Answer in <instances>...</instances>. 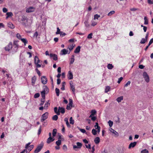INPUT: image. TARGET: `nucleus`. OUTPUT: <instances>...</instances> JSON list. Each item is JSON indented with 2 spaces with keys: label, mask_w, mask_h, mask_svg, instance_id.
Segmentation results:
<instances>
[{
  "label": "nucleus",
  "mask_w": 153,
  "mask_h": 153,
  "mask_svg": "<svg viewBox=\"0 0 153 153\" xmlns=\"http://www.w3.org/2000/svg\"><path fill=\"white\" fill-rule=\"evenodd\" d=\"M40 96V94L39 93H36L35 94L34 96V97L35 98H38Z\"/></svg>",
  "instance_id": "3c124183"
},
{
  "label": "nucleus",
  "mask_w": 153,
  "mask_h": 153,
  "mask_svg": "<svg viewBox=\"0 0 153 153\" xmlns=\"http://www.w3.org/2000/svg\"><path fill=\"white\" fill-rule=\"evenodd\" d=\"M49 100H48L45 104L44 106V108L45 109H47L48 107L50 105V103L49 102Z\"/></svg>",
  "instance_id": "cd10ccee"
},
{
  "label": "nucleus",
  "mask_w": 153,
  "mask_h": 153,
  "mask_svg": "<svg viewBox=\"0 0 153 153\" xmlns=\"http://www.w3.org/2000/svg\"><path fill=\"white\" fill-rule=\"evenodd\" d=\"M7 16L6 17V19H7L9 17L12 16L13 15V14L11 12H7L6 13Z\"/></svg>",
  "instance_id": "a878e982"
},
{
  "label": "nucleus",
  "mask_w": 153,
  "mask_h": 153,
  "mask_svg": "<svg viewBox=\"0 0 153 153\" xmlns=\"http://www.w3.org/2000/svg\"><path fill=\"white\" fill-rule=\"evenodd\" d=\"M79 130L82 133H85L86 132V131L85 130V129H81V128H80L79 129Z\"/></svg>",
  "instance_id": "774afa93"
},
{
  "label": "nucleus",
  "mask_w": 153,
  "mask_h": 153,
  "mask_svg": "<svg viewBox=\"0 0 153 153\" xmlns=\"http://www.w3.org/2000/svg\"><path fill=\"white\" fill-rule=\"evenodd\" d=\"M100 17V15L98 14H96L94 15V20L98 19Z\"/></svg>",
  "instance_id": "ea45409f"
},
{
  "label": "nucleus",
  "mask_w": 153,
  "mask_h": 153,
  "mask_svg": "<svg viewBox=\"0 0 153 153\" xmlns=\"http://www.w3.org/2000/svg\"><path fill=\"white\" fill-rule=\"evenodd\" d=\"M54 140V138H52L51 137H49L47 140V143L49 144L51 142L53 141Z\"/></svg>",
  "instance_id": "a211bd4d"
},
{
  "label": "nucleus",
  "mask_w": 153,
  "mask_h": 153,
  "mask_svg": "<svg viewBox=\"0 0 153 153\" xmlns=\"http://www.w3.org/2000/svg\"><path fill=\"white\" fill-rule=\"evenodd\" d=\"M137 143L136 142L131 143L129 145L128 148L129 149H131V148H134L136 145Z\"/></svg>",
  "instance_id": "f8f14e48"
},
{
  "label": "nucleus",
  "mask_w": 153,
  "mask_h": 153,
  "mask_svg": "<svg viewBox=\"0 0 153 153\" xmlns=\"http://www.w3.org/2000/svg\"><path fill=\"white\" fill-rule=\"evenodd\" d=\"M21 40L24 43V45L25 46L26 44L28 43V42L27 40L25 38H22Z\"/></svg>",
  "instance_id": "6ab92c4d"
},
{
  "label": "nucleus",
  "mask_w": 153,
  "mask_h": 153,
  "mask_svg": "<svg viewBox=\"0 0 153 153\" xmlns=\"http://www.w3.org/2000/svg\"><path fill=\"white\" fill-rule=\"evenodd\" d=\"M84 23L86 27L88 28L90 27V25L89 23L88 20H87L85 21Z\"/></svg>",
  "instance_id": "bb28decb"
},
{
  "label": "nucleus",
  "mask_w": 153,
  "mask_h": 153,
  "mask_svg": "<svg viewBox=\"0 0 153 153\" xmlns=\"http://www.w3.org/2000/svg\"><path fill=\"white\" fill-rule=\"evenodd\" d=\"M69 104L67 105L66 107V109L68 110H69L71 109V108L72 107L73 104V101L71 99H69Z\"/></svg>",
  "instance_id": "423d86ee"
},
{
  "label": "nucleus",
  "mask_w": 153,
  "mask_h": 153,
  "mask_svg": "<svg viewBox=\"0 0 153 153\" xmlns=\"http://www.w3.org/2000/svg\"><path fill=\"white\" fill-rule=\"evenodd\" d=\"M146 42V39L144 38H142L140 41V43L141 44H144Z\"/></svg>",
  "instance_id": "79ce46f5"
},
{
  "label": "nucleus",
  "mask_w": 153,
  "mask_h": 153,
  "mask_svg": "<svg viewBox=\"0 0 153 153\" xmlns=\"http://www.w3.org/2000/svg\"><path fill=\"white\" fill-rule=\"evenodd\" d=\"M57 31L56 33V34H59L62 33V32L60 31V29L59 27H57Z\"/></svg>",
  "instance_id": "49530a36"
},
{
  "label": "nucleus",
  "mask_w": 153,
  "mask_h": 153,
  "mask_svg": "<svg viewBox=\"0 0 153 153\" xmlns=\"http://www.w3.org/2000/svg\"><path fill=\"white\" fill-rule=\"evenodd\" d=\"M42 83L43 84H45L47 82V79L45 76H43L41 78Z\"/></svg>",
  "instance_id": "9b49d317"
},
{
  "label": "nucleus",
  "mask_w": 153,
  "mask_h": 153,
  "mask_svg": "<svg viewBox=\"0 0 153 153\" xmlns=\"http://www.w3.org/2000/svg\"><path fill=\"white\" fill-rule=\"evenodd\" d=\"M153 42V38L151 39L150 40L148 45H150Z\"/></svg>",
  "instance_id": "0e129e2a"
},
{
  "label": "nucleus",
  "mask_w": 153,
  "mask_h": 153,
  "mask_svg": "<svg viewBox=\"0 0 153 153\" xmlns=\"http://www.w3.org/2000/svg\"><path fill=\"white\" fill-rule=\"evenodd\" d=\"M45 93H46V92H45L44 91H42L41 92V94L42 97V98L44 99H45Z\"/></svg>",
  "instance_id": "72a5a7b5"
},
{
  "label": "nucleus",
  "mask_w": 153,
  "mask_h": 153,
  "mask_svg": "<svg viewBox=\"0 0 153 153\" xmlns=\"http://www.w3.org/2000/svg\"><path fill=\"white\" fill-rule=\"evenodd\" d=\"M131 83V82L129 81H128L127 83L124 85V86L125 87H127Z\"/></svg>",
  "instance_id": "bf43d9fd"
},
{
  "label": "nucleus",
  "mask_w": 153,
  "mask_h": 153,
  "mask_svg": "<svg viewBox=\"0 0 153 153\" xmlns=\"http://www.w3.org/2000/svg\"><path fill=\"white\" fill-rule=\"evenodd\" d=\"M100 139L98 137H96L94 140V142L96 144H98L100 142Z\"/></svg>",
  "instance_id": "5701e85b"
},
{
  "label": "nucleus",
  "mask_w": 153,
  "mask_h": 153,
  "mask_svg": "<svg viewBox=\"0 0 153 153\" xmlns=\"http://www.w3.org/2000/svg\"><path fill=\"white\" fill-rule=\"evenodd\" d=\"M43 144H41L39 145L34 151V153H38L43 148Z\"/></svg>",
  "instance_id": "20e7f679"
},
{
  "label": "nucleus",
  "mask_w": 153,
  "mask_h": 153,
  "mask_svg": "<svg viewBox=\"0 0 153 153\" xmlns=\"http://www.w3.org/2000/svg\"><path fill=\"white\" fill-rule=\"evenodd\" d=\"M34 145H31L27 149V150H26V152L27 153H29L30 151H31L34 148Z\"/></svg>",
  "instance_id": "dca6fc26"
},
{
  "label": "nucleus",
  "mask_w": 153,
  "mask_h": 153,
  "mask_svg": "<svg viewBox=\"0 0 153 153\" xmlns=\"http://www.w3.org/2000/svg\"><path fill=\"white\" fill-rule=\"evenodd\" d=\"M91 117V120L93 121L95 120L96 119V117L94 116H92Z\"/></svg>",
  "instance_id": "338daca9"
},
{
  "label": "nucleus",
  "mask_w": 153,
  "mask_h": 153,
  "mask_svg": "<svg viewBox=\"0 0 153 153\" xmlns=\"http://www.w3.org/2000/svg\"><path fill=\"white\" fill-rule=\"evenodd\" d=\"M12 44L11 42H10L8 45L5 47L6 51H9L10 50L11 51Z\"/></svg>",
  "instance_id": "9d476101"
},
{
  "label": "nucleus",
  "mask_w": 153,
  "mask_h": 153,
  "mask_svg": "<svg viewBox=\"0 0 153 153\" xmlns=\"http://www.w3.org/2000/svg\"><path fill=\"white\" fill-rule=\"evenodd\" d=\"M95 128L96 129H98L100 128V127L98 125V123H96L95 125L94 126Z\"/></svg>",
  "instance_id": "5fc2aeb1"
},
{
  "label": "nucleus",
  "mask_w": 153,
  "mask_h": 153,
  "mask_svg": "<svg viewBox=\"0 0 153 153\" xmlns=\"http://www.w3.org/2000/svg\"><path fill=\"white\" fill-rule=\"evenodd\" d=\"M68 78L69 79H71L73 78V74L72 72L71 71L68 72L67 75Z\"/></svg>",
  "instance_id": "ddd939ff"
},
{
  "label": "nucleus",
  "mask_w": 153,
  "mask_h": 153,
  "mask_svg": "<svg viewBox=\"0 0 153 153\" xmlns=\"http://www.w3.org/2000/svg\"><path fill=\"white\" fill-rule=\"evenodd\" d=\"M38 36V33L37 32H36L33 34V36L36 38H37Z\"/></svg>",
  "instance_id": "69168bd1"
},
{
  "label": "nucleus",
  "mask_w": 153,
  "mask_h": 153,
  "mask_svg": "<svg viewBox=\"0 0 153 153\" xmlns=\"http://www.w3.org/2000/svg\"><path fill=\"white\" fill-rule=\"evenodd\" d=\"M115 13V11L114 10H112L110 12L107 14L108 16H111L113 14H114Z\"/></svg>",
  "instance_id": "c9c22d12"
},
{
  "label": "nucleus",
  "mask_w": 153,
  "mask_h": 153,
  "mask_svg": "<svg viewBox=\"0 0 153 153\" xmlns=\"http://www.w3.org/2000/svg\"><path fill=\"white\" fill-rule=\"evenodd\" d=\"M123 79V78L122 77H120V78H119L118 79V80L117 81V82L118 83H120V82Z\"/></svg>",
  "instance_id": "e2e57ef3"
},
{
  "label": "nucleus",
  "mask_w": 153,
  "mask_h": 153,
  "mask_svg": "<svg viewBox=\"0 0 153 153\" xmlns=\"http://www.w3.org/2000/svg\"><path fill=\"white\" fill-rule=\"evenodd\" d=\"M54 110L56 114L57 115H60V111H59V109L58 110V108L57 107H55Z\"/></svg>",
  "instance_id": "c85d7f7f"
},
{
  "label": "nucleus",
  "mask_w": 153,
  "mask_h": 153,
  "mask_svg": "<svg viewBox=\"0 0 153 153\" xmlns=\"http://www.w3.org/2000/svg\"><path fill=\"white\" fill-rule=\"evenodd\" d=\"M110 88L109 86H107L105 89V92L107 93L110 90Z\"/></svg>",
  "instance_id": "a18cd8bd"
},
{
  "label": "nucleus",
  "mask_w": 153,
  "mask_h": 153,
  "mask_svg": "<svg viewBox=\"0 0 153 153\" xmlns=\"http://www.w3.org/2000/svg\"><path fill=\"white\" fill-rule=\"evenodd\" d=\"M144 24L145 25H147L148 24V20L147 17L146 16H145L144 18Z\"/></svg>",
  "instance_id": "4c0bfd02"
},
{
  "label": "nucleus",
  "mask_w": 153,
  "mask_h": 153,
  "mask_svg": "<svg viewBox=\"0 0 153 153\" xmlns=\"http://www.w3.org/2000/svg\"><path fill=\"white\" fill-rule=\"evenodd\" d=\"M143 75L145 81L147 83L149 82V78L147 73L146 72H143Z\"/></svg>",
  "instance_id": "7ed1b4c3"
},
{
  "label": "nucleus",
  "mask_w": 153,
  "mask_h": 153,
  "mask_svg": "<svg viewBox=\"0 0 153 153\" xmlns=\"http://www.w3.org/2000/svg\"><path fill=\"white\" fill-rule=\"evenodd\" d=\"M59 111L62 114H64L65 112V110L64 108L62 107H59Z\"/></svg>",
  "instance_id": "393cba45"
},
{
  "label": "nucleus",
  "mask_w": 153,
  "mask_h": 153,
  "mask_svg": "<svg viewBox=\"0 0 153 153\" xmlns=\"http://www.w3.org/2000/svg\"><path fill=\"white\" fill-rule=\"evenodd\" d=\"M97 113L96 111L95 110H93L91 111V114L89 116V117H91L92 116H93L95 114Z\"/></svg>",
  "instance_id": "7c9ffc66"
},
{
  "label": "nucleus",
  "mask_w": 153,
  "mask_h": 153,
  "mask_svg": "<svg viewBox=\"0 0 153 153\" xmlns=\"http://www.w3.org/2000/svg\"><path fill=\"white\" fill-rule=\"evenodd\" d=\"M107 67L108 69L111 70L113 68L114 66L112 64L109 63L108 64Z\"/></svg>",
  "instance_id": "473e14b6"
},
{
  "label": "nucleus",
  "mask_w": 153,
  "mask_h": 153,
  "mask_svg": "<svg viewBox=\"0 0 153 153\" xmlns=\"http://www.w3.org/2000/svg\"><path fill=\"white\" fill-rule=\"evenodd\" d=\"M65 82H62V87L61 88V89L62 90L64 91L65 90Z\"/></svg>",
  "instance_id": "58836bf2"
},
{
  "label": "nucleus",
  "mask_w": 153,
  "mask_h": 153,
  "mask_svg": "<svg viewBox=\"0 0 153 153\" xmlns=\"http://www.w3.org/2000/svg\"><path fill=\"white\" fill-rule=\"evenodd\" d=\"M75 60L73 58H71L70 62V64H72L73 63Z\"/></svg>",
  "instance_id": "052dcab7"
},
{
  "label": "nucleus",
  "mask_w": 153,
  "mask_h": 153,
  "mask_svg": "<svg viewBox=\"0 0 153 153\" xmlns=\"http://www.w3.org/2000/svg\"><path fill=\"white\" fill-rule=\"evenodd\" d=\"M77 146L75 145L73 146V148L75 149L76 148H80L82 146V144L81 143L77 142L76 143Z\"/></svg>",
  "instance_id": "2eb2a0df"
},
{
  "label": "nucleus",
  "mask_w": 153,
  "mask_h": 153,
  "mask_svg": "<svg viewBox=\"0 0 153 153\" xmlns=\"http://www.w3.org/2000/svg\"><path fill=\"white\" fill-rule=\"evenodd\" d=\"M70 123L72 124H73L74 123V120H73L72 117H71L69 120Z\"/></svg>",
  "instance_id": "8fccbe9b"
},
{
  "label": "nucleus",
  "mask_w": 153,
  "mask_h": 153,
  "mask_svg": "<svg viewBox=\"0 0 153 153\" xmlns=\"http://www.w3.org/2000/svg\"><path fill=\"white\" fill-rule=\"evenodd\" d=\"M50 56L52 58L53 60L56 61L58 59L57 55L55 54L51 53L50 54Z\"/></svg>",
  "instance_id": "4468645a"
},
{
  "label": "nucleus",
  "mask_w": 153,
  "mask_h": 153,
  "mask_svg": "<svg viewBox=\"0 0 153 153\" xmlns=\"http://www.w3.org/2000/svg\"><path fill=\"white\" fill-rule=\"evenodd\" d=\"M7 26L8 27L11 29H13L15 28L14 25L10 22L8 23Z\"/></svg>",
  "instance_id": "aec40b11"
},
{
  "label": "nucleus",
  "mask_w": 153,
  "mask_h": 153,
  "mask_svg": "<svg viewBox=\"0 0 153 153\" xmlns=\"http://www.w3.org/2000/svg\"><path fill=\"white\" fill-rule=\"evenodd\" d=\"M64 121L65 122L67 126L68 127H70V125L69 123L68 118H65L64 119Z\"/></svg>",
  "instance_id": "2f4dec72"
},
{
  "label": "nucleus",
  "mask_w": 153,
  "mask_h": 153,
  "mask_svg": "<svg viewBox=\"0 0 153 153\" xmlns=\"http://www.w3.org/2000/svg\"><path fill=\"white\" fill-rule=\"evenodd\" d=\"M35 10V8L33 7H30L27 8L26 10L27 13H30L34 12Z\"/></svg>",
  "instance_id": "6e6552de"
},
{
  "label": "nucleus",
  "mask_w": 153,
  "mask_h": 153,
  "mask_svg": "<svg viewBox=\"0 0 153 153\" xmlns=\"http://www.w3.org/2000/svg\"><path fill=\"white\" fill-rule=\"evenodd\" d=\"M8 10L5 7H4L2 9V11L4 13H6L7 12Z\"/></svg>",
  "instance_id": "680f3d73"
},
{
  "label": "nucleus",
  "mask_w": 153,
  "mask_h": 153,
  "mask_svg": "<svg viewBox=\"0 0 153 153\" xmlns=\"http://www.w3.org/2000/svg\"><path fill=\"white\" fill-rule=\"evenodd\" d=\"M148 150L146 149H144L141 151V153H148Z\"/></svg>",
  "instance_id": "6e6d98bb"
},
{
  "label": "nucleus",
  "mask_w": 153,
  "mask_h": 153,
  "mask_svg": "<svg viewBox=\"0 0 153 153\" xmlns=\"http://www.w3.org/2000/svg\"><path fill=\"white\" fill-rule=\"evenodd\" d=\"M18 48V45H13L11 51L13 53H15L17 52Z\"/></svg>",
  "instance_id": "0eeeda50"
},
{
  "label": "nucleus",
  "mask_w": 153,
  "mask_h": 153,
  "mask_svg": "<svg viewBox=\"0 0 153 153\" xmlns=\"http://www.w3.org/2000/svg\"><path fill=\"white\" fill-rule=\"evenodd\" d=\"M70 53V51H68V50L64 49L61 51L60 54L61 55H66L67 54H69Z\"/></svg>",
  "instance_id": "1a4fd4ad"
},
{
  "label": "nucleus",
  "mask_w": 153,
  "mask_h": 153,
  "mask_svg": "<svg viewBox=\"0 0 153 153\" xmlns=\"http://www.w3.org/2000/svg\"><path fill=\"white\" fill-rule=\"evenodd\" d=\"M92 35L93 34L92 33L89 34L87 36V38L89 39L92 38Z\"/></svg>",
  "instance_id": "13d9d810"
},
{
  "label": "nucleus",
  "mask_w": 153,
  "mask_h": 153,
  "mask_svg": "<svg viewBox=\"0 0 153 153\" xmlns=\"http://www.w3.org/2000/svg\"><path fill=\"white\" fill-rule=\"evenodd\" d=\"M123 100V96H120V97H118L117 99L116 100L118 102H120L122 100Z\"/></svg>",
  "instance_id": "a19ab883"
},
{
  "label": "nucleus",
  "mask_w": 153,
  "mask_h": 153,
  "mask_svg": "<svg viewBox=\"0 0 153 153\" xmlns=\"http://www.w3.org/2000/svg\"><path fill=\"white\" fill-rule=\"evenodd\" d=\"M49 91V89L48 87L45 85L43 86V90L42 91H43L46 92V93H48Z\"/></svg>",
  "instance_id": "b1692460"
},
{
  "label": "nucleus",
  "mask_w": 153,
  "mask_h": 153,
  "mask_svg": "<svg viewBox=\"0 0 153 153\" xmlns=\"http://www.w3.org/2000/svg\"><path fill=\"white\" fill-rule=\"evenodd\" d=\"M58 117L57 115H55L53 116L52 117V120H53L56 121L57 120Z\"/></svg>",
  "instance_id": "37998d69"
},
{
  "label": "nucleus",
  "mask_w": 153,
  "mask_h": 153,
  "mask_svg": "<svg viewBox=\"0 0 153 153\" xmlns=\"http://www.w3.org/2000/svg\"><path fill=\"white\" fill-rule=\"evenodd\" d=\"M34 60L35 64L37 68H40L41 67V64H39L40 61L37 56H35L34 57Z\"/></svg>",
  "instance_id": "f257e3e1"
},
{
  "label": "nucleus",
  "mask_w": 153,
  "mask_h": 153,
  "mask_svg": "<svg viewBox=\"0 0 153 153\" xmlns=\"http://www.w3.org/2000/svg\"><path fill=\"white\" fill-rule=\"evenodd\" d=\"M57 132V129L56 128H54L53 130L52 134L53 136L54 137L55 136Z\"/></svg>",
  "instance_id": "e433bc0d"
},
{
  "label": "nucleus",
  "mask_w": 153,
  "mask_h": 153,
  "mask_svg": "<svg viewBox=\"0 0 153 153\" xmlns=\"http://www.w3.org/2000/svg\"><path fill=\"white\" fill-rule=\"evenodd\" d=\"M108 123L109 124V125L110 127H111L113 126V122L110 120H109L108 122Z\"/></svg>",
  "instance_id": "603ef678"
},
{
  "label": "nucleus",
  "mask_w": 153,
  "mask_h": 153,
  "mask_svg": "<svg viewBox=\"0 0 153 153\" xmlns=\"http://www.w3.org/2000/svg\"><path fill=\"white\" fill-rule=\"evenodd\" d=\"M97 24V22L95 21L94 20L92 19L91 21V26L94 27Z\"/></svg>",
  "instance_id": "c756f323"
},
{
  "label": "nucleus",
  "mask_w": 153,
  "mask_h": 153,
  "mask_svg": "<svg viewBox=\"0 0 153 153\" xmlns=\"http://www.w3.org/2000/svg\"><path fill=\"white\" fill-rule=\"evenodd\" d=\"M110 130L111 132L114 134L115 135L117 136H119L118 133L112 128H111Z\"/></svg>",
  "instance_id": "4be33fe9"
},
{
  "label": "nucleus",
  "mask_w": 153,
  "mask_h": 153,
  "mask_svg": "<svg viewBox=\"0 0 153 153\" xmlns=\"http://www.w3.org/2000/svg\"><path fill=\"white\" fill-rule=\"evenodd\" d=\"M16 37L18 39L20 40L22 39L21 36L19 33L16 34Z\"/></svg>",
  "instance_id": "09e8293b"
},
{
  "label": "nucleus",
  "mask_w": 153,
  "mask_h": 153,
  "mask_svg": "<svg viewBox=\"0 0 153 153\" xmlns=\"http://www.w3.org/2000/svg\"><path fill=\"white\" fill-rule=\"evenodd\" d=\"M81 47L80 46H78L75 49L74 52L75 53H78L79 52L80 50Z\"/></svg>",
  "instance_id": "412c9836"
},
{
  "label": "nucleus",
  "mask_w": 153,
  "mask_h": 153,
  "mask_svg": "<svg viewBox=\"0 0 153 153\" xmlns=\"http://www.w3.org/2000/svg\"><path fill=\"white\" fill-rule=\"evenodd\" d=\"M75 45L73 44L71 45H70L68 48L70 50V51H71L74 48V46Z\"/></svg>",
  "instance_id": "f704fd0d"
},
{
  "label": "nucleus",
  "mask_w": 153,
  "mask_h": 153,
  "mask_svg": "<svg viewBox=\"0 0 153 153\" xmlns=\"http://www.w3.org/2000/svg\"><path fill=\"white\" fill-rule=\"evenodd\" d=\"M97 131L95 129H93L92 131V133L94 135H95L97 134Z\"/></svg>",
  "instance_id": "864d4df0"
},
{
  "label": "nucleus",
  "mask_w": 153,
  "mask_h": 153,
  "mask_svg": "<svg viewBox=\"0 0 153 153\" xmlns=\"http://www.w3.org/2000/svg\"><path fill=\"white\" fill-rule=\"evenodd\" d=\"M48 112H46L43 114L41 117V121L43 122L45 120L48 118Z\"/></svg>",
  "instance_id": "f03ea898"
},
{
  "label": "nucleus",
  "mask_w": 153,
  "mask_h": 153,
  "mask_svg": "<svg viewBox=\"0 0 153 153\" xmlns=\"http://www.w3.org/2000/svg\"><path fill=\"white\" fill-rule=\"evenodd\" d=\"M70 86L71 90L72 91L73 93L74 94H75L76 90L75 88V86L73 84V83L72 81H71L70 82Z\"/></svg>",
  "instance_id": "39448f33"
},
{
  "label": "nucleus",
  "mask_w": 153,
  "mask_h": 153,
  "mask_svg": "<svg viewBox=\"0 0 153 153\" xmlns=\"http://www.w3.org/2000/svg\"><path fill=\"white\" fill-rule=\"evenodd\" d=\"M45 99H44L43 98L41 99V103H40V104H39L40 105L42 106L43 105V104H44V103L45 102Z\"/></svg>",
  "instance_id": "4d7b16f0"
},
{
  "label": "nucleus",
  "mask_w": 153,
  "mask_h": 153,
  "mask_svg": "<svg viewBox=\"0 0 153 153\" xmlns=\"http://www.w3.org/2000/svg\"><path fill=\"white\" fill-rule=\"evenodd\" d=\"M36 80V78L35 76H34L32 77L31 79V83L32 85L33 86L34 85Z\"/></svg>",
  "instance_id": "f3484780"
},
{
  "label": "nucleus",
  "mask_w": 153,
  "mask_h": 153,
  "mask_svg": "<svg viewBox=\"0 0 153 153\" xmlns=\"http://www.w3.org/2000/svg\"><path fill=\"white\" fill-rule=\"evenodd\" d=\"M61 143V140H58L56 142V144L58 146L60 145Z\"/></svg>",
  "instance_id": "de8ad7c7"
},
{
  "label": "nucleus",
  "mask_w": 153,
  "mask_h": 153,
  "mask_svg": "<svg viewBox=\"0 0 153 153\" xmlns=\"http://www.w3.org/2000/svg\"><path fill=\"white\" fill-rule=\"evenodd\" d=\"M55 92L57 96L59 95V89L57 88H56L55 89Z\"/></svg>",
  "instance_id": "c03bdc74"
}]
</instances>
